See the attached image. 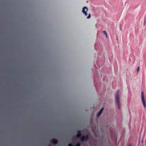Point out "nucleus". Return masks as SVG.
<instances>
[{
    "label": "nucleus",
    "mask_w": 146,
    "mask_h": 146,
    "mask_svg": "<svg viewBox=\"0 0 146 146\" xmlns=\"http://www.w3.org/2000/svg\"><path fill=\"white\" fill-rule=\"evenodd\" d=\"M115 100L116 104L117 106V108L119 110L120 108L121 103L119 100V91H117L116 95L115 96Z\"/></svg>",
    "instance_id": "nucleus-1"
},
{
    "label": "nucleus",
    "mask_w": 146,
    "mask_h": 146,
    "mask_svg": "<svg viewBox=\"0 0 146 146\" xmlns=\"http://www.w3.org/2000/svg\"><path fill=\"white\" fill-rule=\"evenodd\" d=\"M141 98L143 106L145 108L146 107V105L145 102L144 98V93L143 92H142L141 93Z\"/></svg>",
    "instance_id": "nucleus-2"
},
{
    "label": "nucleus",
    "mask_w": 146,
    "mask_h": 146,
    "mask_svg": "<svg viewBox=\"0 0 146 146\" xmlns=\"http://www.w3.org/2000/svg\"><path fill=\"white\" fill-rule=\"evenodd\" d=\"M88 9L86 7H84L82 9V12L84 14L85 16L87 15V12L88 11Z\"/></svg>",
    "instance_id": "nucleus-3"
},
{
    "label": "nucleus",
    "mask_w": 146,
    "mask_h": 146,
    "mask_svg": "<svg viewBox=\"0 0 146 146\" xmlns=\"http://www.w3.org/2000/svg\"><path fill=\"white\" fill-rule=\"evenodd\" d=\"M88 138V136L87 135L85 136H83L81 137L80 138V140L82 141H83L85 140H87Z\"/></svg>",
    "instance_id": "nucleus-4"
},
{
    "label": "nucleus",
    "mask_w": 146,
    "mask_h": 146,
    "mask_svg": "<svg viewBox=\"0 0 146 146\" xmlns=\"http://www.w3.org/2000/svg\"><path fill=\"white\" fill-rule=\"evenodd\" d=\"M104 110V108H102L100 110V111L99 112L98 114L97 115V116L99 117L100 115L101 114V113H102V112L103 111V110Z\"/></svg>",
    "instance_id": "nucleus-5"
},
{
    "label": "nucleus",
    "mask_w": 146,
    "mask_h": 146,
    "mask_svg": "<svg viewBox=\"0 0 146 146\" xmlns=\"http://www.w3.org/2000/svg\"><path fill=\"white\" fill-rule=\"evenodd\" d=\"M52 142L54 144H56L57 143L58 141L56 139H54L52 140Z\"/></svg>",
    "instance_id": "nucleus-6"
},
{
    "label": "nucleus",
    "mask_w": 146,
    "mask_h": 146,
    "mask_svg": "<svg viewBox=\"0 0 146 146\" xmlns=\"http://www.w3.org/2000/svg\"><path fill=\"white\" fill-rule=\"evenodd\" d=\"M81 131H78V133L76 135V136L77 137H78L79 136L81 135Z\"/></svg>",
    "instance_id": "nucleus-7"
},
{
    "label": "nucleus",
    "mask_w": 146,
    "mask_h": 146,
    "mask_svg": "<svg viewBox=\"0 0 146 146\" xmlns=\"http://www.w3.org/2000/svg\"><path fill=\"white\" fill-rule=\"evenodd\" d=\"M103 33L106 36V37H107V34L106 31H103Z\"/></svg>",
    "instance_id": "nucleus-8"
},
{
    "label": "nucleus",
    "mask_w": 146,
    "mask_h": 146,
    "mask_svg": "<svg viewBox=\"0 0 146 146\" xmlns=\"http://www.w3.org/2000/svg\"><path fill=\"white\" fill-rule=\"evenodd\" d=\"M91 17V15L90 14H89L88 15V16L87 17V19H89Z\"/></svg>",
    "instance_id": "nucleus-9"
},
{
    "label": "nucleus",
    "mask_w": 146,
    "mask_h": 146,
    "mask_svg": "<svg viewBox=\"0 0 146 146\" xmlns=\"http://www.w3.org/2000/svg\"><path fill=\"white\" fill-rule=\"evenodd\" d=\"M139 67L138 66L137 69V72L138 73L139 72Z\"/></svg>",
    "instance_id": "nucleus-10"
},
{
    "label": "nucleus",
    "mask_w": 146,
    "mask_h": 146,
    "mask_svg": "<svg viewBox=\"0 0 146 146\" xmlns=\"http://www.w3.org/2000/svg\"><path fill=\"white\" fill-rule=\"evenodd\" d=\"M75 146H80V144L79 143H78Z\"/></svg>",
    "instance_id": "nucleus-11"
},
{
    "label": "nucleus",
    "mask_w": 146,
    "mask_h": 146,
    "mask_svg": "<svg viewBox=\"0 0 146 146\" xmlns=\"http://www.w3.org/2000/svg\"><path fill=\"white\" fill-rule=\"evenodd\" d=\"M68 146H73L71 144H69L68 145Z\"/></svg>",
    "instance_id": "nucleus-12"
},
{
    "label": "nucleus",
    "mask_w": 146,
    "mask_h": 146,
    "mask_svg": "<svg viewBox=\"0 0 146 146\" xmlns=\"http://www.w3.org/2000/svg\"><path fill=\"white\" fill-rule=\"evenodd\" d=\"M129 146H131V145H130Z\"/></svg>",
    "instance_id": "nucleus-13"
}]
</instances>
